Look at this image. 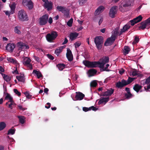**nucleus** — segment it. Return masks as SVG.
<instances>
[{"mask_svg": "<svg viewBox=\"0 0 150 150\" xmlns=\"http://www.w3.org/2000/svg\"><path fill=\"white\" fill-rule=\"evenodd\" d=\"M96 47L98 50H100L102 47L103 42V38L101 36L96 37L94 40Z\"/></svg>", "mask_w": 150, "mask_h": 150, "instance_id": "nucleus-1", "label": "nucleus"}, {"mask_svg": "<svg viewBox=\"0 0 150 150\" xmlns=\"http://www.w3.org/2000/svg\"><path fill=\"white\" fill-rule=\"evenodd\" d=\"M18 16L19 19L22 21H27L28 20L27 13L23 10H21L18 11Z\"/></svg>", "mask_w": 150, "mask_h": 150, "instance_id": "nucleus-2", "label": "nucleus"}, {"mask_svg": "<svg viewBox=\"0 0 150 150\" xmlns=\"http://www.w3.org/2000/svg\"><path fill=\"white\" fill-rule=\"evenodd\" d=\"M58 36L57 33L55 31H52L50 33L47 34L46 38L47 40L49 42H52Z\"/></svg>", "mask_w": 150, "mask_h": 150, "instance_id": "nucleus-3", "label": "nucleus"}, {"mask_svg": "<svg viewBox=\"0 0 150 150\" xmlns=\"http://www.w3.org/2000/svg\"><path fill=\"white\" fill-rule=\"evenodd\" d=\"M83 64L88 68H96L97 67V62H91L87 60H83Z\"/></svg>", "mask_w": 150, "mask_h": 150, "instance_id": "nucleus-4", "label": "nucleus"}, {"mask_svg": "<svg viewBox=\"0 0 150 150\" xmlns=\"http://www.w3.org/2000/svg\"><path fill=\"white\" fill-rule=\"evenodd\" d=\"M49 16L47 14L43 15L39 18V23L41 25H46L47 23Z\"/></svg>", "mask_w": 150, "mask_h": 150, "instance_id": "nucleus-5", "label": "nucleus"}, {"mask_svg": "<svg viewBox=\"0 0 150 150\" xmlns=\"http://www.w3.org/2000/svg\"><path fill=\"white\" fill-rule=\"evenodd\" d=\"M22 4L24 6L27 7L29 10L32 9L33 7V3L31 0H23Z\"/></svg>", "mask_w": 150, "mask_h": 150, "instance_id": "nucleus-6", "label": "nucleus"}, {"mask_svg": "<svg viewBox=\"0 0 150 150\" xmlns=\"http://www.w3.org/2000/svg\"><path fill=\"white\" fill-rule=\"evenodd\" d=\"M115 39L116 36L115 35H112L110 38H109L107 39L104 43V45L105 46H108L112 45Z\"/></svg>", "mask_w": 150, "mask_h": 150, "instance_id": "nucleus-7", "label": "nucleus"}, {"mask_svg": "<svg viewBox=\"0 0 150 150\" xmlns=\"http://www.w3.org/2000/svg\"><path fill=\"white\" fill-rule=\"evenodd\" d=\"M117 6H116L111 7L110 9L109 13V15L110 17L112 18H114L115 17V15L117 12Z\"/></svg>", "mask_w": 150, "mask_h": 150, "instance_id": "nucleus-8", "label": "nucleus"}, {"mask_svg": "<svg viewBox=\"0 0 150 150\" xmlns=\"http://www.w3.org/2000/svg\"><path fill=\"white\" fill-rule=\"evenodd\" d=\"M126 85H127L125 82V80L124 79H122L121 81H118L116 83V86L117 87L120 88H121L123 87Z\"/></svg>", "mask_w": 150, "mask_h": 150, "instance_id": "nucleus-9", "label": "nucleus"}, {"mask_svg": "<svg viewBox=\"0 0 150 150\" xmlns=\"http://www.w3.org/2000/svg\"><path fill=\"white\" fill-rule=\"evenodd\" d=\"M115 90L112 88L107 89V91L103 93L102 96H111L114 93Z\"/></svg>", "mask_w": 150, "mask_h": 150, "instance_id": "nucleus-10", "label": "nucleus"}, {"mask_svg": "<svg viewBox=\"0 0 150 150\" xmlns=\"http://www.w3.org/2000/svg\"><path fill=\"white\" fill-rule=\"evenodd\" d=\"M66 56L69 61L71 62L73 60V54L69 48L67 49Z\"/></svg>", "mask_w": 150, "mask_h": 150, "instance_id": "nucleus-11", "label": "nucleus"}, {"mask_svg": "<svg viewBox=\"0 0 150 150\" xmlns=\"http://www.w3.org/2000/svg\"><path fill=\"white\" fill-rule=\"evenodd\" d=\"M76 93L75 98L76 100H82L85 96L81 92H76Z\"/></svg>", "mask_w": 150, "mask_h": 150, "instance_id": "nucleus-12", "label": "nucleus"}, {"mask_svg": "<svg viewBox=\"0 0 150 150\" xmlns=\"http://www.w3.org/2000/svg\"><path fill=\"white\" fill-rule=\"evenodd\" d=\"M137 26L138 27V30H144L146 28L145 21L138 24Z\"/></svg>", "mask_w": 150, "mask_h": 150, "instance_id": "nucleus-13", "label": "nucleus"}, {"mask_svg": "<svg viewBox=\"0 0 150 150\" xmlns=\"http://www.w3.org/2000/svg\"><path fill=\"white\" fill-rule=\"evenodd\" d=\"M15 47L14 44L8 43L6 46V49L9 52H12Z\"/></svg>", "mask_w": 150, "mask_h": 150, "instance_id": "nucleus-14", "label": "nucleus"}, {"mask_svg": "<svg viewBox=\"0 0 150 150\" xmlns=\"http://www.w3.org/2000/svg\"><path fill=\"white\" fill-rule=\"evenodd\" d=\"M105 8L103 6H99L96 10L95 12V15L99 14Z\"/></svg>", "mask_w": 150, "mask_h": 150, "instance_id": "nucleus-15", "label": "nucleus"}, {"mask_svg": "<svg viewBox=\"0 0 150 150\" xmlns=\"http://www.w3.org/2000/svg\"><path fill=\"white\" fill-rule=\"evenodd\" d=\"M16 78L18 81L23 83H25V79L23 74H22L20 73V75L19 76H16Z\"/></svg>", "mask_w": 150, "mask_h": 150, "instance_id": "nucleus-16", "label": "nucleus"}, {"mask_svg": "<svg viewBox=\"0 0 150 150\" xmlns=\"http://www.w3.org/2000/svg\"><path fill=\"white\" fill-rule=\"evenodd\" d=\"M45 7L47 8L48 11L51 10L52 8V4L51 2H47L44 4Z\"/></svg>", "mask_w": 150, "mask_h": 150, "instance_id": "nucleus-17", "label": "nucleus"}, {"mask_svg": "<svg viewBox=\"0 0 150 150\" xmlns=\"http://www.w3.org/2000/svg\"><path fill=\"white\" fill-rule=\"evenodd\" d=\"M130 28V26L128 24H126L125 26H124L122 29H121V31L119 33V35L120 36L122 34L125 32L127 30H128Z\"/></svg>", "mask_w": 150, "mask_h": 150, "instance_id": "nucleus-18", "label": "nucleus"}, {"mask_svg": "<svg viewBox=\"0 0 150 150\" xmlns=\"http://www.w3.org/2000/svg\"><path fill=\"white\" fill-rule=\"evenodd\" d=\"M142 86L138 84H135L133 86L134 90L137 93L139 92L140 90L142 89Z\"/></svg>", "mask_w": 150, "mask_h": 150, "instance_id": "nucleus-19", "label": "nucleus"}, {"mask_svg": "<svg viewBox=\"0 0 150 150\" xmlns=\"http://www.w3.org/2000/svg\"><path fill=\"white\" fill-rule=\"evenodd\" d=\"M18 44L20 46L19 48L22 49H27L29 48L28 46L22 42H19Z\"/></svg>", "mask_w": 150, "mask_h": 150, "instance_id": "nucleus-20", "label": "nucleus"}, {"mask_svg": "<svg viewBox=\"0 0 150 150\" xmlns=\"http://www.w3.org/2000/svg\"><path fill=\"white\" fill-rule=\"evenodd\" d=\"M133 3L134 0H129L127 2L124 4H123L122 6L124 8L129 6H131L133 5Z\"/></svg>", "mask_w": 150, "mask_h": 150, "instance_id": "nucleus-21", "label": "nucleus"}, {"mask_svg": "<svg viewBox=\"0 0 150 150\" xmlns=\"http://www.w3.org/2000/svg\"><path fill=\"white\" fill-rule=\"evenodd\" d=\"M79 33L76 32L71 33L70 34L69 38L71 40H73L76 39L78 37Z\"/></svg>", "mask_w": 150, "mask_h": 150, "instance_id": "nucleus-22", "label": "nucleus"}, {"mask_svg": "<svg viewBox=\"0 0 150 150\" xmlns=\"http://www.w3.org/2000/svg\"><path fill=\"white\" fill-rule=\"evenodd\" d=\"M109 100V97L107 98H101L99 101L98 103V105H100L103 102H105V103L108 102Z\"/></svg>", "mask_w": 150, "mask_h": 150, "instance_id": "nucleus-23", "label": "nucleus"}, {"mask_svg": "<svg viewBox=\"0 0 150 150\" xmlns=\"http://www.w3.org/2000/svg\"><path fill=\"white\" fill-rule=\"evenodd\" d=\"M97 70L93 69H91L88 70V73L89 76H93L97 73Z\"/></svg>", "mask_w": 150, "mask_h": 150, "instance_id": "nucleus-24", "label": "nucleus"}, {"mask_svg": "<svg viewBox=\"0 0 150 150\" xmlns=\"http://www.w3.org/2000/svg\"><path fill=\"white\" fill-rule=\"evenodd\" d=\"M33 74H35V75H37L38 79H39L42 77V75L41 72L39 71H37L36 70H34L33 72Z\"/></svg>", "mask_w": 150, "mask_h": 150, "instance_id": "nucleus-25", "label": "nucleus"}, {"mask_svg": "<svg viewBox=\"0 0 150 150\" xmlns=\"http://www.w3.org/2000/svg\"><path fill=\"white\" fill-rule=\"evenodd\" d=\"M9 6L11 9V14H13L14 13L16 7V4L15 3L13 2L11 4L9 5Z\"/></svg>", "mask_w": 150, "mask_h": 150, "instance_id": "nucleus-26", "label": "nucleus"}, {"mask_svg": "<svg viewBox=\"0 0 150 150\" xmlns=\"http://www.w3.org/2000/svg\"><path fill=\"white\" fill-rule=\"evenodd\" d=\"M31 60L28 57H25L23 59V63L24 65H27L30 63Z\"/></svg>", "mask_w": 150, "mask_h": 150, "instance_id": "nucleus-27", "label": "nucleus"}, {"mask_svg": "<svg viewBox=\"0 0 150 150\" xmlns=\"http://www.w3.org/2000/svg\"><path fill=\"white\" fill-rule=\"evenodd\" d=\"M60 71L62 70L65 67L66 65L64 64H59L56 65Z\"/></svg>", "mask_w": 150, "mask_h": 150, "instance_id": "nucleus-28", "label": "nucleus"}, {"mask_svg": "<svg viewBox=\"0 0 150 150\" xmlns=\"http://www.w3.org/2000/svg\"><path fill=\"white\" fill-rule=\"evenodd\" d=\"M3 76L4 80L7 82H9L11 79V76H8L4 74V75H3Z\"/></svg>", "mask_w": 150, "mask_h": 150, "instance_id": "nucleus-29", "label": "nucleus"}, {"mask_svg": "<svg viewBox=\"0 0 150 150\" xmlns=\"http://www.w3.org/2000/svg\"><path fill=\"white\" fill-rule=\"evenodd\" d=\"M18 118L19 119V122L22 124H23L25 122V117L23 116H18Z\"/></svg>", "mask_w": 150, "mask_h": 150, "instance_id": "nucleus-30", "label": "nucleus"}, {"mask_svg": "<svg viewBox=\"0 0 150 150\" xmlns=\"http://www.w3.org/2000/svg\"><path fill=\"white\" fill-rule=\"evenodd\" d=\"M146 28L148 29L150 28V17L145 21Z\"/></svg>", "mask_w": 150, "mask_h": 150, "instance_id": "nucleus-31", "label": "nucleus"}, {"mask_svg": "<svg viewBox=\"0 0 150 150\" xmlns=\"http://www.w3.org/2000/svg\"><path fill=\"white\" fill-rule=\"evenodd\" d=\"M7 60L9 62L12 63L13 64H15L17 62V61L15 59L13 58L12 57H8L7 58Z\"/></svg>", "mask_w": 150, "mask_h": 150, "instance_id": "nucleus-32", "label": "nucleus"}, {"mask_svg": "<svg viewBox=\"0 0 150 150\" xmlns=\"http://www.w3.org/2000/svg\"><path fill=\"white\" fill-rule=\"evenodd\" d=\"M130 51V49L128 46H125L124 48V54L126 55Z\"/></svg>", "mask_w": 150, "mask_h": 150, "instance_id": "nucleus-33", "label": "nucleus"}, {"mask_svg": "<svg viewBox=\"0 0 150 150\" xmlns=\"http://www.w3.org/2000/svg\"><path fill=\"white\" fill-rule=\"evenodd\" d=\"M21 28V27L19 26H16L14 29V32L16 33L19 34H21V32L20 30Z\"/></svg>", "mask_w": 150, "mask_h": 150, "instance_id": "nucleus-34", "label": "nucleus"}, {"mask_svg": "<svg viewBox=\"0 0 150 150\" xmlns=\"http://www.w3.org/2000/svg\"><path fill=\"white\" fill-rule=\"evenodd\" d=\"M135 79L134 78H132L129 77L128 78V79L127 80H125V82L127 85H128L132 82Z\"/></svg>", "mask_w": 150, "mask_h": 150, "instance_id": "nucleus-35", "label": "nucleus"}, {"mask_svg": "<svg viewBox=\"0 0 150 150\" xmlns=\"http://www.w3.org/2000/svg\"><path fill=\"white\" fill-rule=\"evenodd\" d=\"M100 62H103V63L105 64L106 63L108 62L109 61V58L108 57H105V58H103L100 59Z\"/></svg>", "mask_w": 150, "mask_h": 150, "instance_id": "nucleus-36", "label": "nucleus"}, {"mask_svg": "<svg viewBox=\"0 0 150 150\" xmlns=\"http://www.w3.org/2000/svg\"><path fill=\"white\" fill-rule=\"evenodd\" d=\"M142 18H143L141 15H139L138 17L133 19L134 20L136 21L137 23L141 21L142 20Z\"/></svg>", "mask_w": 150, "mask_h": 150, "instance_id": "nucleus-37", "label": "nucleus"}, {"mask_svg": "<svg viewBox=\"0 0 150 150\" xmlns=\"http://www.w3.org/2000/svg\"><path fill=\"white\" fill-rule=\"evenodd\" d=\"M97 62L98 63L97 64V67L98 66V65H99L98 66L99 67L102 68V70H103V69H104V65L105 64V63H103V62H100L99 61H98Z\"/></svg>", "mask_w": 150, "mask_h": 150, "instance_id": "nucleus-38", "label": "nucleus"}, {"mask_svg": "<svg viewBox=\"0 0 150 150\" xmlns=\"http://www.w3.org/2000/svg\"><path fill=\"white\" fill-rule=\"evenodd\" d=\"M5 99L6 100L9 99V102L13 101L12 97L11 96L10 94L8 93H6V95L5 98Z\"/></svg>", "mask_w": 150, "mask_h": 150, "instance_id": "nucleus-39", "label": "nucleus"}, {"mask_svg": "<svg viewBox=\"0 0 150 150\" xmlns=\"http://www.w3.org/2000/svg\"><path fill=\"white\" fill-rule=\"evenodd\" d=\"M98 84L95 80L91 82L90 86L91 87H95Z\"/></svg>", "mask_w": 150, "mask_h": 150, "instance_id": "nucleus-40", "label": "nucleus"}, {"mask_svg": "<svg viewBox=\"0 0 150 150\" xmlns=\"http://www.w3.org/2000/svg\"><path fill=\"white\" fill-rule=\"evenodd\" d=\"M6 123L4 122H0V131L4 129L6 127Z\"/></svg>", "mask_w": 150, "mask_h": 150, "instance_id": "nucleus-41", "label": "nucleus"}, {"mask_svg": "<svg viewBox=\"0 0 150 150\" xmlns=\"http://www.w3.org/2000/svg\"><path fill=\"white\" fill-rule=\"evenodd\" d=\"M16 129H10L8 130V133L7 134L8 135H9V134H11L13 135L15 133Z\"/></svg>", "mask_w": 150, "mask_h": 150, "instance_id": "nucleus-42", "label": "nucleus"}, {"mask_svg": "<svg viewBox=\"0 0 150 150\" xmlns=\"http://www.w3.org/2000/svg\"><path fill=\"white\" fill-rule=\"evenodd\" d=\"M23 93L25 96L27 98L30 99L31 98L32 96L30 94L29 92L26 91L24 92Z\"/></svg>", "mask_w": 150, "mask_h": 150, "instance_id": "nucleus-43", "label": "nucleus"}, {"mask_svg": "<svg viewBox=\"0 0 150 150\" xmlns=\"http://www.w3.org/2000/svg\"><path fill=\"white\" fill-rule=\"evenodd\" d=\"M73 22V19L71 18L67 22V25L69 27L72 26V23Z\"/></svg>", "mask_w": 150, "mask_h": 150, "instance_id": "nucleus-44", "label": "nucleus"}, {"mask_svg": "<svg viewBox=\"0 0 150 150\" xmlns=\"http://www.w3.org/2000/svg\"><path fill=\"white\" fill-rule=\"evenodd\" d=\"M139 41V37L137 36H136L134 39V41L133 42V44H135L137 43Z\"/></svg>", "mask_w": 150, "mask_h": 150, "instance_id": "nucleus-45", "label": "nucleus"}, {"mask_svg": "<svg viewBox=\"0 0 150 150\" xmlns=\"http://www.w3.org/2000/svg\"><path fill=\"white\" fill-rule=\"evenodd\" d=\"M57 9L59 11L62 12L64 10L65 8L64 7L61 6H58L57 7Z\"/></svg>", "mask_w": 150, "mask_h": 150, "instance_id": "nucleus-46", "label": "nucleus"}, {"mask_svg": "<svg viewBox=\"0 0 150 150\" xmlns=\"http://www.w3.org/2000/svg\"><path fill=\"white\" fill-rule=\"evenodd\" d=\"M125 96L126 99H129L132 97V95L131 93L130 94L125 93Z\"/></svg>", "mask_w": 150, "mask_h": 150, "instance_id": "nucleus-47", "label": "nucleus"}, {"mask_svg": "<svg viewBox=\"0 0 150 150\" xmlns=\"http://www.w3.org/2000/svg\"><path fill=\"white\" fill-rule=\"evenodd\" d=\"M62 13L64 14V15L66 16H69V12L67 10L66 8H65V9L64 10H63V11H62Z\"/></svg>", "mask_w": 150, "mask_h": 150, "instance_id": "nucleus-48", "label": "nucleus"}, {"mask_svg": "<svg viewBox=\"0 0 150 150\" xmlns=\"http://www.w3.org/2000/svg\"><path fill=\"white\" fill-rule=\"evenodd\" d=\"M81 45V42L80 41H78L74 43L75 47L77 48L79 47Z\"/></svg>", "mask_w": 150, "mask_h": 150, "instance_id": "nucleus-49", "label": "nucleus"}, {"mask_svg": "<svg viewBox=\"0 0 150 150\" xmlns=\"http://www.w3.org/2000/svg\"><path fill=\"white\" fill-rule=\"evenodd\" d=\"M87 0H79V4L80 6L83 5L87 1Z\"/></svg>", "mask_w": 150, "mask_h": 150, "instance_id": "nucleus-50", "label": "nucleus"}, {"mask_svg": "<svg viewBox=\"0 0 150 150\" xmlns=\"http://www.w3.org/2000/svg\"><path fill=\"white\" fill-rule=\"evenodd\" d=\"M13 90L14 93L17 95L18 96H20L21 95V93L18 91L17 89L14 88L13 89Z\"/></svg>", "mask_w": 150, "mask_h": 150, "instance_id": "nucleus-51", "label": "nucleus"}, {"mask_svg": "<svg viewBox=\"0 0 150 150\" xmlns=\"http://www.w3.org/2000/svg\"><path fill=\"white\" fill-rule=\"evenodd\" d=\"M136 23H137L136 22V21L134 20V19H133V20H130L129 22V24H128L129 25L130 24L132 26H133Z\"/></svg>", "mask_w": 150, "mask_h": 150, "instance_id": "nucleus-52", "label": "nucleus"}, {"mask_svg": "<svg viewBox=\"0 0 150 150\" xmlns=\"http://www.w3.org/2000/svg\"><path fill=\"white\" fill-rule=\"evenodd\" d=\"M97 109L93 106H91L88 108V111L91 110L93 111H96L97 110Z\"/></svg>", "mask_w": 150, "mask_h": 150, "instance_id": "nucleus-53", "label": "nucleus"}, {"mask_svg": "<svg viewBox=\"0 0 150 150\" xmlns=\"http://www.w3.org/2000/svg\"><path fill=\"white\" fill-rule=\"evenodd\" d=\"M11 102V103L9 105L8 107L11 108V109H12L13 108L12 106H14L16 105L15 103H14V101H12L11 102Z\"/></svg>", "mask_w": 150, "mask_h": 150, "instance_id": "nucleus-54", "label": "nucleus"}, {"mask_svg": "<svg viewBox=\"0 0 150 150\" xmlns=\"http://www.w3.org/2000/svg\"><path fill=\"white\" fill-rule=\"evenodd\" d=\"M150 83V76L148 77L146 79L145 82V84H149Z\"/></svg>", "mask_w": 150, "mask_h": 150, "instance_id": "nucleus-55", "label": "nucleus"}, {"mask_svg": "<svg viewBox=\"0 0 150 150\" xmlns=\"http://www.w3.org/2000/svg\"><path fill=\"white\" fill-rule=\"evenodd\" d=\"M109 66V64H107L106 65L104 69H103V70H102V71H109L110 70L107 69L108 67Z\"/></svg>", "mask_w": 150, "mask_h": 150, "instance_id": "nucleus-56", "label": "nucleus"}, {"mask_svg": "<svg viewBox=\"0 0 150 150\" xmlns=\"http://www.w3.org/2000/svg\"><path fill=\"white\" fill-rule=\"evenodd\" d=\"M144 88L146 92L150 91L149 90L150 89V84L147 86V88L146 86H144Z\"/></svg>", "mask_w": 150, "mask_h": 150, "instance_id": "nucleus-57", "label": "nucleus"}, {"mask_svg": "<svg viewBox=\"0 0 150 150\" xmlns=\"http://www.w3.org/2000/svg\"><path fill=\"white\" fill-rule=\"evenodd\" d=\"M113 34H114L113 35H115L116 37L118 34L119 35V33L117 30L115 29V30Z\"/></svg>", "mask_w": 150, "mask_h": 150, "instance_id": "nucleus-58", "label": "nucleus"}, {"mask_svg": "<svg viewBox=\"0 0 150 150\" xmlns=\"http://www.w3.org/2000/svg\"><path fill=\"white\" fill-rule=\"evenodd\" d=\"M61 52L60 50L58 49H56L54 52L57 55H58Z\"/></svg>", "mask_w": 150, "mask_h": 150, "instance_id": "nucleus-59", "label": "nucleus"}, {"mask_svg": "<svg viewBox=\"0 0 150 150\" xmlns=\"http://www.w3.org/2000/svg\"><path fill=\"white\" fill-rule=\"evenodd\" d=\"M47 57L50 59L51 60H53L54 59V57L52 55L50 54H47Z\"/></svg>", "mask_w": 150, "mask_h": 150, "instance_id": "nucleus-60", "label": "nucleus"}, {"mask_svg": "<svg viewBox=\"0 0 150 150\" xmlns=\"http://www.w3.org/2000/svg\"><path fill=\"white\" fill-rule=\"evenodd\" d=\"M132 76H135L137 75V72L135 71H133L132 72Z\"/></svg>", "mask_w": 150, "mask_h": 150, "instance_id": "nucleus-61", "label": "nucleus"}, {"mask_svg": "<svg viewBox=\"0 0 150 150\" xmlns=\"http://www.w3.org/2000/svg\"><path fill=\"white\" fill-rule=\"evenodd\" d=\"M25 66H27L30 70L32 69H33L32 65L31 64H30V63H29V64H28L25 65Z\"/></svg>", "mask_w": 150, "mask_h": 150, "instance_id": "nucleus-62", "label": "nucleus"}, {"mask_svg": "<svg viewBox=\"0 0 150 150\" xmlns=\"http://www.w3.org/2000/svg\"><path fill=\"white\" fill-rule=\"evenodd\" d=\"M123 7H122V6H121L120 8V10L121 11H122V12H124L125 11H127V10H125L123 9Z\"/></svg>", "mask_w": 150, "mask_h": 150, "instance_id": "nucleus-63", "label": "nucleus"}, {"mask_svg": "<svg viewBox=\"0 0 150 150\" xmlns=\"http://www.w3.org/2000/svg\"><path fill=\"white\" fill-rule=\"evenodd\" d=\"M34 59L35 60L38 62H39L40 61V58L38 57L34 56Z\"/></svg>", "mask_w": 150, "mask_h": 150, "instance_id": "nucleus-64", "label": "nucleus"}]
</instances>
